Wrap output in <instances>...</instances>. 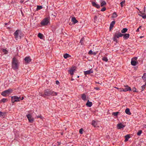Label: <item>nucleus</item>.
<instances>
[{"instance_id": "1", "label": "nucleus", "mask_w": 146, "mask_h": 146, "mask_svg": "<svg viewBox=\"0 0 146 146\" xmlns=\"http://www.w3.org/2000/svg\"><path fill=\"white\" fill-rule=\"evenodd\" d=\"M19 66V64L17 59L14 58L12 59V67L14 70H17Z\"/></svg>"}, {"instance_id": "2", "label": "nucleus", "mask_w": 146, "mask_h": 146, "mask_svg": "<svg viewBox=\"0 0 146 146\" xmlns=\"http://www.w3.org/2000/svg\"><path fill=\"white\" fill-rule=\"evenodd\" d=\"M44 95L45 97L46 96H56L57 93L49 90H45L44 92Z\"/></svg>"}, {"instance_id": "3", "label": "nucleus", "mask_w": 146, "mask_h": 146, "mask_svg": "<svg viewBox=\"0 0 146 146\" xmlns=\"http://www.w3.org/2000/svg\"><path fill=\"white\" fill-rule=\"evenodd\" d=\"M123 34H122L120 33H115V34L114 35V37L113 38V41H115L116 42H117V40L116 38L122 37L123 36Z\"/></svg>"}, {"instance_id": "4", "label": "nucleus", "mask_w": 146, "mask_h": 146, "mask_svg": "<svg viewBox=\"0 0 146 146\" xmlns=\"http://www.w3.org/2000/svg\"><path fill=\"white\" fill-rule=\"evenodd\" d=\"M12 91V90L11 89H9L8 90H6L5 91L2 92L1 94L3 96H5L9 94Z\"/></svg>"}, {"instance_id": "5", "label": "nucleus", "mask_w": 146, "mask_h": 146, "mask_svg": "<svg viewBox=\"0 0 146 146\" xmlns=\"http://www.w3.org/2000/svg\"><path fill=\"white\" fill-rule=\"evenodd\" d=\"M21 99L20 97H18L16 96L11 97V101L12 103H14L15 102L19 101V99Z\"/></svg>"}, {"instance_id": "6", "label": "nucleus", "mask_w": 146, "mask_h": 146, "mask_svg": "<svg viewBox=\"0 0 146 146\" xmlns=\"http://www.w3.org/2000/svg\"><path fill=\"white\" fill-rule=\"evenodd\" d=\"M137 57L133 58L131 59V64L134 66L136 65L137 64Z\"/></svg>"}, {"instance_id": "7", "label": "nucleus", "mask_w": 146, "mask_h": 146, "mask_svg": "<svg viewBox=\"0 0 146 146\" xmlns=\"http://www.w3.org/2000/svg\"><path fill=\"white\" fill-rule=\"evenodd\" d=\"M48 23V18H46L44 19L41 23V25H47Z\"/></svg>"}, {"instance_id": "8", "label": "nucleus", "mask_w": 146, "mask_h": 146, "mask_svg": "<svg viewBox=\"0 0 146 146\" xmlns=\"http://www.w3.org/2000/svg\"><path fill=\"white\" fill-rule=\"evenodd\" d=\"M19 30H17L14 33V35L15 37V38L17 40V39L18 38H19L20 39L21 38V37L20 36L19 37Z\"/></svg>"}, {"instance_id": "9", "label": "nucleus", "mask_w": 146, "mask_h": 146, "mask_svg": "<svg viewBox=\"0 0 146 146\" xmlns=\"http://www.w3.org/2000/svg\"><path fill=\"white\" fill-rule=\"evenodd\" d=\"M125 87H126L124 89L121 88V91H123L124 92H126L128 91H131V88L129 87L127 85H126V86H125Z\"/></svg>"}, {"instance_id": "10", "label": "nucleus", "mask_w": 146, "mask_h": 146, "mask_svg": "<svg viewBox=\"0 0 146 146\" xmlns=\"http://www.w3.org/2000/svg\"><path fill=\"white\" fill-rule=\"evenodd\" d=\"M75 70L76 68L75 67H73L69 70V72L71 75H72L74 74V72H75Z\"/></svg>"}, {"instance_id": "11", "label": "nucleus", "mask_w": 146, "mask_h": 146, "mask_svg": "<svg viewBox=\"0 0 146 146\" xmlns=\"http://www.w3.org/2000/svg\"><path fill=\"white\" fill-rule=\"evenodd\" d=\"M27 116L29 120V121L31 123H32L34 119L32 118L31 115L30 114H28L27 115Z\"/></svg>"}, {"instance_id": "12", "label": "nucleus", "mask_w": 146, "mask_h": 146, "mask_svg": "<svg viewBox=\"0 0 146 146\" xmlns=\"http://www.w3.org/2000/svg\"><path fill=\"white\" fill-rule=\"evenodd\" d=\"M117 126L118 129H120L124 128L125 127V125L122 124V123H120L117 125Z\"/></svg>"}, {"instance_id": "13", "label": "nucleus", "mask_w": 146, "mask_h": 146, "mask_svg": "<svg viewBox=\"0 0 146 146\" xmlns=\"http://www.w3.org/2000/svg\"><path fill=\"white\" fill-rule=\"evenodd\" d=\"M92 5L93 6L97 8H99L100 7V6L99 5L97 4L96 3L94 2H92Z\"/></svg>"}, {"instance_id": "14", "label": "nucleus", "mask_w": 146, "mask_h": 146, "mask_svg": "<svg viewBox=\"0 0 146 146\" xmlns=\"http://www.w3.org/2000/svg\"><path fill=\"white\" fill-rule=\"evenodd\" d=\"M93 72V71L91 69L89 70L84 71V74L85 75H86L87 74H89L91 73H92Z\"/></svg>"}, {"instance_id": "15", "label": "nucleus", "mask_w": 146, "mask_h": 146, "mask_svg": "<svg viewBox=\"0 0 146 146\" xmlns=\"http://www.w3.org/2000/svg\"><path fill=\"white\" fill-rule=\"evenodd\" d=\"M24 60L25 62L27 63H29L31 61V59L29 57H26L25 58Z\"/></svg>"}, {"instance_id": "16", "label": "nucleus", "mask_w": 146, "mask_h": 146, "mask_svg": "<svg viewBox=\"0 0 146 146\" xmlns=\"http://www.w3.org/2000/svg\"><path fill=\"white\" fill-rule=\"evenodd\" d=\"M92 103L90 102L89 100H88L86 104V105L89 107H90L92 106Z\"/></svg>"}, {"instance_id": "17", "label": "nucleus", "mask_w": 146, "mask_h": 146, "mask_svg": "<svg viewBox=\"0 0 146 146\" xmlns=\"http://www.w3.org/2000/svg\"><path fill=\"white\" fill-rule=\"evenodd\" d=\"M115 23V21H112L110 23V30L113 27V25Z\"/></svg>"}, {"instance_id": "18", "label": "nucleus", "mask_w": 146, "mask_h": 146, "mask_svg": "<svg viewBox=\"0 0 146 146\" xmlns=\"http://www.w3.org/2000/svg\"><path fill=\"white\" fill-rule=\"evenodd\" d=\"M71 20L74 24L78 22V21L76 19L75 17H73L72 18Z\"/></svg>"}, {"instance_id": "19", "label": "nucleus", "mask_w": 146, "mask_h": 146, "mask_svg": "<svg viewBox=\"0 0 146 146\" xmlns=\"http://www.w3.org/2000/svg\"><path fill=\"white\" fill-rule=\"evenodd\" d=\"M100 2L101 3L100 5L101 7H103L106 4V3L104 1L101 0Z\"/></svg>"}, {"instance_id": "20", "label": "nucleus", "mask_w": 146, "mask_h": 146, "mask_svg": "<svg viewBox=\"0 0 146 146\" xmlns=\"http://www.w3.org/2000/svg\"><path fill=\"white\" fill-rule=\"evenodd\" d=\"M123 37L124 39H127L129 36V34H125L123 35Z\"/></svg>"}, {"instance_id": "21", "label": "nucleus", "mask_w": 146, "mask_h": 146, "mask_svg": "<svg viewBox=\"0 0 146 146\" xmlns=\"http://www.w3.org/2000/svg\"><path fill=\"white\" fill-rule=\"evenodd\" d=\"M125 113L128 115H130L131 114V113L130 112V110L129 109L127 108L125 110Z\"/></svg>"}, {"instance_id": "22", "label": "nucleus", "mask_w": 146, "mask_h": 146, "mask_svg": "<svg viewBox=\"0 0 146 146\" xmlns=\"http://www.w3.org/2000/svg\"><path fill=\"white\" fill-rule=\"evenodd\" d=\"M82 98L84 101L86 100V96L84 94H82Z\"/></svg>"}, {"instance_id": "23", "label": "nucleus", "mask_w": 146, "mask_h": 146, "mask_svg": "<svg viewBox=\"0 0 146 146\" xmlns=\"http://www.w3.org/2000/svg\"><path fill=\"white\" fill-rule=\"evenodd\" d=\"M70 57L71 56L67 53H66L64 55V57L65 58H68Z\"/></svg>"}, {"instance_id": "24", "label": "nucleus", "mask_w": 146, "mask_h": 146, "mask_svg": "<svg viewBox=\"0 0 146 146\" xmlns=\"http://www.w3.org/2000/svg\"><path fill=\"white\" fill-rule=\"evenodd\" d=\"M125 141H128L129 139L130 138V137L129 135H127L125 136Z\"/></svg>"}, {"instance_id": "25", "label": "nucleus", "mask_w": 146, "mask_h": 146, "mask_svg": "<svg viewBox=\"0 0 146 146\" xmlns=\"http://www.w3.org/2000/svg\"><path fill=\"white\" fill-rule=\"evenodd\" d=\"M92 125L94 127H96L97 125V122L94 120H93L92 121Z\"/></svg>"}, {"instance_id": "26", "label": "nucleus", "mask_w": 146, "mask_h": 146, "mask_svg": "<svg viewBox=\"0 0 146 146\" xmlns=\"http://www.w3.org/2000/svg\"><path fill=\"white\" fill-rule=\"evenodd\" d=\"M38 36L40 39H42L43 37V35L41 33H39L38 34Z\"/></svg>"}, {"instance_id": "27", "label": "nucleus", "mask_w": 146, "mask_h": 146, "mask_svg": "<svg viewBox=\"0 0 146 146\" xmlns=\"http://www.w3.org/2000/svg\"><path fill=\"white\" fill-rule=\"evenodd\" d=\"M127 30V29L126 28H123L121 31V32L122 33H126Z\"/></svg>"}, {"instance_id": "28", "label": "nucleus", "mask_w": 146, "mask_h": 146, "mask_svg": "<svg viewBox=\"0 0 146 146\" xmlns=\"http://www.w3.org/2000/svg\"><path fill=\"white\" fill-rule=\"evenodd\" d=\"M102 60H103V61L106 62H107L108 60L107 58L106 57H103L102 58Z\"/></svg>"}, {"instance_id": "29", "label": "nucleus", "mask_w": 146, "mask_h": 146, "mask_svg": "<svg viewBox=\"0 0 146 146\" xmlns=\"http://www.w3.org/2000/svg\"><path fill=\"white\" fill-rule=\"evenodd\" d=\"M5 113L4 112L0 111V117H2L5 116Z\"/></svg>"}, {"instance_id": "30", "label": "nucleus", "mask_w": 146, "mask_h": 146, "mask_svg": "<svg viewBox=\"0 0 146 146\" xmlns=\"http://www.w3.org/2000/svg\"><path fill=\"white\" fill-rule=\"evenodd\" d=\"M84 38H83L81 39L80 41V43H81V45H83V42L84 41Z\"/></svg>"}, {"instance_id": "31", "label": "nucleus", "mask_w": 146, "mask_h": 146, "mask_svg": "<svg viewBox=\"0 0 146 146\" xmlns=\"http://www.w3.org/2000/svg\"><path fill=\"white\" fill-rule=\"evenodd\" d=\"M138 15H139L140 16L142 17V18L144 19H146V15H141L140 14H138Z\"/></svg>"}, {"instance_id": "32", "label": "nucleus", "mask_w": 146, "mask_h": 146, "mask_svg": "<svg viewBox=\"0 0 146 146\" xmlns=\"http://www.w3.org/2000/svg\"><path fill=\"white\" fill-rule=\"evenodd\" d=\"M119 113V112H115L112 113V115L115 116H117V115Z\"/></svg>"}, {"instance_id": "33", "label": "nucleus", "mask_w": 146, "mask_h": 146, "mask_svg": "<svg viewBox=\"0 0 146 146\" xmlns=\"http://www.w3.org/2000/svg\"><path fill=\"white\" fill-rule=\"evenodd\" d=\"M42 6H39L38 5L37 7L36 10H38L40 9H42Z\"/></svg>"}, {"instance_id": "34", "label": "nucleus", "mask_w": 146, "mask_h": 146, "mask_svg": "<svg viewBox=\"0 0 146 146\" xmlns=\"http://www.w3.org/2000/svg\"><path fill=\"white\" fill-rule=\"evenodd\" d=\"M117 15L116 13L115 12H114L113 14V16H112L113 18H115L117 17Z\"/></svg>"}, {"instance_id": "35", "label": "nucleus", "mask_w": 146, "mask_h": 146, "mask_svg": "<svg viewBox=\"0 0 146 146\" xmlns=\"http://www.w3.org/2000/svg\"><path fill=\"white\" fill-rule=\"evenodd\" d=\"M142 132V131L141 130H140L137 132V135H140Z\"/></svg>"}, {"instance_id": "36", "label": "nucleus", "mask_w": 146, "mask_h": 146, "mask_svg": "<svg viewBox=\"0 0 146 146\" xmlns=\"http://www.w3.org/2000/svg\"><path fill=\"white\" fill-rule=\"evenodd\" d=\"M146 86L145 85V84L143 85L142 86H141V88H142V90H141L142 91H143L144 90Z\"/></svg>"}, {"instance_id": "37", "label": "nucleus", "mask_w": 146, "mask_h": 146, "mask_svg": "<svg viewBox=\"0 0 146 146\" xmlns=\"http://www.w3.org/2000/svg\"><path fill=\"white\" fill-rule=\"evenodd\" d=\"M137 10H139V13L143 15L145 13V11H140L139 10L138 8H137Z\"/></svg>"}, {"instance_id": "38", "label": "nucleus", "mask_w": 146, "mask_h": 146, "mask_svg": "<svg viewBox=\"0 0 146 146\" xmlns=\"http://www.w3.org/2000/svg\"><path fill=\"white\" fill-rule=\"evenodd\" d=\"M2 51L5 54H7V51L6 50L4 49H2Z\"/></svg>"}, {"instance_id": "39", "label": "nucleus", "mask_w": 146, "mask_h": 146, "mask_svg": "<svg viewBox=\"0 0 146 146\" xmlns=\"http://www.w3.org/2000/svg\"><path fill=\"white\" fill-rule=\"evenodd\" d=\"M125 1H123L121 2L120 4L121 5V7H123V4H124L125 3Z\"/></svg>"}, {"instance_id": "40", "label": "nucleus", "mask_w": 146, "mask_h": 146, "mask_svg": "<svg viewBox=\"0 0 146 146\" xmlns=\"http://www.w3.org/2000/svg\"><path fill=\"white\" fill-rule=\"evenodd\" d=\"M83 129L82 128L80 129L79 130V133L80 134H82L83 133Z\"/></svg>"}, {"instance_id": "41", "label": "nucleus", "mask_w": 146, "mask_h": 146, "mask_svg": "<svg viewBox=\"0 0 146 146\" xmlns=\"http://www.w3.org/2000/svg\"><path fill=\"white\" fill-rule=\"evenodd\" d=\"M106 9V8L105 7H103L102 8L101 10V11H105Z\"/></svg>"}, {"instance_id": "42", "label": "nucleus", "mask_w": 146, "mask_h": 146, "mask_svg": "<svg viewBox=\"0 0 146 146\" xmlns=\"http://www.w3.org/2000/svg\"><path fill=\"white\" fill-rule=\"evenodd\" d=\"M6 100H7L6 99L3 98V99H2V100L1 101L3 102L4 103L6 102Z\"/></svg>"}, {"instance_id": "43", "label": "nucleus", "mask_w": 146, "mask_h": 146, "mask_svg": "<svg viewBox=\"0 0 146 146\" xmlns=\"http://www.w3.org/2000/svg\"><path fill=\"white\" fill-rule=\"evenodd\" d=\"M88 53H89V54H93V52L92 51V50H90L88 52Z\"/></svg>"}, {"instance_id": "44", "label": "nucleus", "mask_w": 146, "mask_h": 146, "mask_svg": "<svg viewBox=\"0 0 146 146\" xmlns=\"http://www.w3.org/2000/svg\"><path fill=\"white\" fill-rule=\"evenodd\" d=\"M39 95L40 96H42L43 97H45L44 96V94H43L41 93H40L39 94Z\"/></svg>"}, {"instance_id": "45", "label": "nucleus", "mask_w": 146, "mask_h": 146, "mask_svg": "<svg viewBox=\"0 0 146 146\" xmlns=\"http://www.w3.org/2000/svg\"><path fill=\"white\" fill-rule=\"evenodd\" d=\"M42 117V116H36V117L37 118H41Z\"/></svg>"}, {"instance_id": "46", "label": "nucleus", "mask_w": 146, "mask_h": 146, "mask_svg": "<svg viewBox=\"0 0 146 146\" xmlns=\"http://www.w3.org/2000/svg\"><path fill=\"white\" fill-rule=\"evenodd\" d=\"M136 89L135 88H134L132 89V90H133V92H136Z\"/></svg>"}, {"instance_id": "47", "label": "nucleus", "mask_w": 146, "mask_h": 146, "mask_svg": "<svg viewBox=\"0 0 146 146\" xmlns=\"http://www.w3.org/2000/svg\"><path fill=\"white\" fill-rule=\"evenodd\" d=\"M94 88L97 90H100L99 88L98 87H95Z\"/></svg>"}, {"instance_id": "48", "label": "nucleus", "mask_w": 146, "mask_h": 146, "mask_svg": "<svg viewBox=\"0 0 146 146\" xmlns=\"http://www.w3.org/2000/svg\"><path fill=\"white\" fill-rule=\"evenodd\" d=\"M56 83L57 84H58L59 83V82L58 81L56 80Z\"/></svg>"}, {"instance_id": "49", "label": "nucleus", "mask_w": 146, "mask_h": 146, "mask_svg": "<svg viewBox=\"0 0 146 146\" xmlns=\"http://www.w3.org/2000/svg\"><path fill=\"white\" fill-rule=\"evenodd\" d=\"M141 26H140L139 28H137V32L139 31V29H141Z\"/></svg>"}, {"instance_id": "50", "label": "nucleus", "mask_w": 146, "mask_h": 146, "mask_svg": "<svg viewBox=\"0 0 146 146\" xmlns=\"http://www.w3.org/2000/svg\"><path fill=\"white\" fill-rule=\"evenodd\" d=\"M57 143L58 144V146H59L60 145V143H61L60 142H57Z\"/></svg>"}, {"instance_id": "51", "label": "nucleus", "mask_w": 146, "mask_h": 146, "mask_svg": "<svg viewBox=\"0 0 146 146\" xmlns=\"http://www.w3.org/2000/svg\"><path fill=\"white\" fill-rule=\"evenodd\" d=\"M97 18V17L96 16H95L94 17V20H96V19Z\"/></svg>"}, {"instance_id": "52", "label": "nucleus", "mask_w": 146, "mask_h": 146, "mask_svg": "<svg viewBox=\"0 0 146 146\" xmlns=\"http://www.w3.org/2000/svg\"><path fill=\"white\" fill-rule=\"evenodd\" d=\"M144 37V36H140L138 38V40L139 41V39L140 38H143V37Z\"/></svg>"}, {"instance_id": "53", "label": "nucleus", "mask_w": 146, "mask_h": 146, "mask_svg": "<svg viewBox=\"0 0 146 146\" xmlns=\"http://www.w3.org/2000/svg\"><path fill=\"white\" fill-rule=\"evenodd\" d=\"M24 97H22L21 98V99H21V100H23L24 99Z\"/></svg>"}, {"instance_id": "54", "label": "nucleus", "mask_w": 146, "mask_h": 146, "mask_svg": "<svg viewBox=\"0 0 146 146\" xmlns=\"http://www.w3.org/2000/svg\"><path fill=\"white\" fill-rule=\"evenodd\" d=\"M93 54H96L95 52H94V53H93Z\"/></svg>"}, {"instance_id": "55", "label": "nucleus", "mask_w": 146, "mask_h": 146, "mask_svg": "<svg viewBox=\"0 0 146 146\" xmlns=\"http://www.w3.org/2000/svg\"><path fill=\"white\" fill-rule=\"evenodd\" d=\"M74 80V79H73V78H72V79H71V80Z\"/></svg>"}, {"instance_id": "56", "label": "nucleus", "mask_w": 146, "mask_h": 146, "mask_svg": "<svg viewBox=\"0 0 146 146\" xmlns=\"http://www.w3.org/2000/svg\"><path fill=\"white\" fill-rule=\"evenodd\" d=\"M52 145H53L54 146H55V145H54V143H53Z\"/></svg>"}, {"instance_id": "57", "label": "nucleus", "mask_w": 146, "mask_h": 146, "mask_svg": "<svg viewBox=\"0 0 146 146\" xmlns=\"http://www.w3.org/2000/svg\"><path fill=\"white\" fill-rule=\"evenodd\" d=\"M140 40V39H139V41L140 42H141V40Z\"/></svg>"}, {"instance_id": "58", "label": "nucleus", "mask_w": 146, "mask_h": 146, "mask_svg": "<svg viewBox=\"0 0 146 146\" xmlns=\"http://www.w3.org/2000/svg\"><path fill=\"white\" fill-rule=\"evenodd\" d=\"M145 85H146V82L145 83Z\"/></svg>"}, {"instance_id": "59", "label": "nucleus", "mask_w": 146, "mask_h": 146, "mask_svg": "<svg viewBox=\"0 0 146 146\" xmlns=\"http://www.w3.org/2000/svg\"><path fill=\"white\" fill-rule=\"evenodd\" d=\"M79 76H78L77 77H78V78H79Z\"/></svg>"}, {"instance_id": "60", "label": "nucleus", "mask_w": 146, "mask_h": 146, "mask_svg": "<svg viewBox=\"0 0 146 146\" xmlns=\"http://www.w3.org/2000/svg\"><path fill=\"white\" fill-rule=\"evenodd\" d=\"M14 99H13V101H14Z\"/></svg>"}, {"instance_id": "61", "label": "nucleus", "mask_w": 146, "mask_h": 146, "mask_svg": "<svg viewBox=\"0 0 146 146\" xmlns=\"http://www.w3.org/2000/svg\"><path fill=\"white\" fill-rule=\"evenodd\" d=\"M145 9V7H144V9Z\"/></svg>"}]
</instances>
